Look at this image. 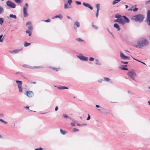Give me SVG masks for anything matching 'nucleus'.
Returning <instances> with one entry per match:
<instances>
[{
  "label": "nucleus",
  "mask_w": 150,
  "mask_h": 150,
  "mask_svg": "<svg viewBox=\"0 0 150 150\" xmlns=\"http://www.w3.org/2000/svg\"><path fill=\"white\" fill-rule=\"evenodd\" d=\"M144 18V17L143 15L139 14L137 15L132 16L131 18V19L136 22H141L143 21Z\"/></svg>",
  "instance_id": "nucleus-1"
},
{
  "label": "nucleus",
  "mask_w": 150,
  "mask_h": 150,
  "mask_svg": "<svg viewBox=\"0 0 150 150\" xmlns=\"http://www.w3.org/2000/svg\"><path fill=\"white\" fill-rule=\"evenodd\" d=\"M119 23L123 25H124L125 23H128L129 22V19L125 16H121L119 15Z\"/></svg>",
  "instance_id": "nucleus-2"
},
{
  "label": "nucleus",
  "mask_w": 150,
  "mask_h": 150,
  "mask_svg": "<svg viewBox=\"0 0 150 150\" xmlns=\"http://www.w3.org/2000/svg\"><path fill=\"white\" fill-rule=\"evenodd\" d=\"M148 44V41L146 40H144L141 41L138 43V45L139 48H140L141 47L145 46Z\"/></svg>",
  "instance_id": "nucleus-3"
},
{
  "label": "nucleus",
  "mask_w": 150,
  "mask_h": 150,
  "mask_svg": "<svg viewBox=\"0 0 150 150\" xmlns=\"http://www.w3.org/2000/svg\"><path fill=\"white\" fill-rule=\"evenodd\" d=\"M127 75L132 79H134V77L136 76L134 72L132 71H129L127 73Z\"/></svg>",
  "instance_id": "nucleus-4"
},
{
  "label": "nucleus",
  "mask_w": 150,
  "mask_h": 150,
  "mask_svg": "<svg viewBox=\"0 0 150 150\" xmlns=\"http://www.w3.org/2000/svg\"><path fill=\"white\" fill-rule=\"evenodd\" d=\"M16 82L18 84V88L20 92H22V82L21 81L16 80Z\"/></svg>",
  "instance_id": "nucleus-5"
},
{
  "label": "nucleus",
  "mask_w": 150,
  "mask_h": 150,
  "mask_svg": "<svg viewBox=\"0 0 150 150\" xmlns=\"http://www.w3.org/2000/svg\"><path fill=\"white\" fill-rule=\"evenodd\" d=\"M28 6V5L27 3L25 4V6L23 7V14L24 16L25 17L28 16V13L27 11V8Z\"/></svg>",
  "instance_id": "nucleus-6"
},
{
  "label": "nucleus",
  "mask_w": 150,
  "mask_h": 150,
  "mask_svg": "<svg viewBox=\"0 0 150 150\" xmlns=\"http://www.w3.org/2000/svg\"><path fill=\"white\" fill-rule=\"evenodd\" d=\"M6 4L8 6L11 8H15L16 6V5L14 3L11 2L10 1H8L6 2Z\"/></svg>",
  "instance_id": "nucleus-7"
},
{
  "label": "nucleus",
  "mask_w": 150,
  "mask_h": 150,
  "mask_svg": "<svg viewBox=\"0 0 150 150\" xmlns=\"http://www.w3.org/2000/svg\"><path fill=\"white\" fill-rule=\"evenodd\" d=\"M146 21L148 23L149 25H150V11L149 10L147 12Z\"/></svg>",
  "instance_id": "nucleus-8"
},
{
  "label": "nucleus",
  "mask_w": 150,
  "mask_h": 150,
  "mask_svg": "<svg viewBox=\"0 0 150 150\" xmlns=\"http://www.w3.org/2000/svg\"><path fill=\"white\" fill-rule=\"evenodd\" d=\"M22 66L23 67H24L25 68H30V69H31V68L38 69V68H42V66H38V67H33V68H31L28 65L26 64H23L22 65Z\"/></svg>",
  "instance_id": "nucleus-9"
},
{
  "label": "nucleus",
  "mask_w": 150,
  "mask_h": 150,
  "mask_svg": "<svg viewBox=\"0 0 150 150\" xmlns=\"http://www.w3.org/2000/svg\"><path fill=\"white\" fill-rule=\"evenodd\" d=\"M25 94L29 98L32 97L34 95V93L32 91H27Z\"/></svg>",
  "instance_id": "nucleus-10"
},
{
  "label": "nucleus",
  "mask_w": 150,
  "mask_h": 150,
  "mask_svg": "<svg viewBox=\"0 0 150 150\" xmlns=\"http://www.w3.org/2000/svg\"><path fill=\"white\" fill-rule=\"evenodd\" d=\"M120 56L122 59H129V57L125 56L121 52H120Z\"/></svg>",
  "instance_id": "nucleus-11"
},
{
  "label": "nucleus",
  "mask_w": 150,
  "mask_h": 150,
  "mask_svg": "<svg viewBox=\"0 0 150 150\" xmlns=\"http://www.w3.org/2000/svg\"><path fill=\"white\" fill-rule=\"evenodd\" d=\"M83 5L89 8L90 9L92 10L93 9V7L91 6L90 4L88 3H83Z\"/></svg>",
  "instance_id": "nucleus-12"
},
{
  "label": "nucleus",
  "mask_w": 150,
  "mask_h": 150,
  "mask_svg": "<svg viewBox=\"0 0 150 150\" xmlns=\"http://www.w3.org/2000/svg\"><path fill=\"white\" fill-rule=\"evenodd\" d=\"M79 58L82 60L87 61L88 60V58L83 56H79Z\"/></svg>",
  "instance_id": "nucleus-13"
},
{
  "label": "nucleus",
  "mask_w": 150,
  "mask_h": 150,
  "mask_svg": "<svg viewBox=\"0 0 150 150\" xmlns=\"http://www.w3.org/2000/svg\"><path fill=\"white\" fill-rule=\"evenodd\" d=\"M127 67V65H124V66H120L119 67L122 70H128V69L126 68H125V67Z\"/></svg>",
  "instance_id": "nucleus-14"
},
{
  "label": "nucleus",
  "mask_w": 150,
  "mask_h": 150,
  "mask_svg": "<svg viewBox=\"0 0 150 150\" xmlns=\"http://www.w3.org/2000/svg\"><path fill=\"white\" fill-rule=\"evenodd\" d=\"M119 15L118 14H116L115 16V17L116 18H117V19L115 20L114 21V22H118L119 23Z\"/></svg>",
  "instance_id": "nucleus-15"
},
{
  "label": "nucleus",
  "mask_w": 150,
  "mask_h": 150,
  "mask_svg": "<svg viewBox=\"0 0 150 150\" xmlns=\"http://www.w3.org/2000/svg\"><path fill=\"white\" fill-rule=\"evenodd\" d=\"M114 27L116 28L117 29V30L119 31L120 30V26H119V25L117 23H115L114 25Z\"/></svg>",
  "instance_id": "nucleus-16"
},
{
  "label": "nucleus",
  "mask_w": 150,
  "mask_h": 150,
  "mask_svg": "<svg viewBox=\"0 0 150 150\" xmlns=\"http://www.w3.org/2000/svg\"><path fill=\"white\" fill-rule=\"evenodd\" d=\"M32 31L28 30L26 31V32L27 33H28L29 34V36H30L31 35Z\"/></svg>",
  "instance_id": "nucleus-17"
},
{
  "label": "nucleus",
  "mask_w": 150,
  "mask_h": 150,
  "mask_svg": "<svg viewBox=\"0 0 150 150\" xmlns=\"http://www.w3.org/2000/svg\"><path fill=\"white\" fill-rule=\"evenodd\" d=\"M60 132L61 133L63 134H66L67 132L66 131H64V130H63V129H60Z\"/></svg>",
  "instance_id": "nucleus-18"
},
{
  "label": "nucleus",
  "mask_w": 150,
  "mask_h": 150,
  "mask_svg": "<svg viewBox=\"0 0 150 150\" xmlns=\"http://www.w3.org/2000/svg\"><path fill=\"white\" fill-rule=\"evenodd\" d=\"M21 50H22L21 49L15 50H14L12 52V53L13 52V53H17L18 52H20V51H21Z\"/></svg>",
  "instance_id": "nucleus-19"
},
{
  "label": "nucleus",
  "mask_w": 150,
  "mask_h": 150,
  "mask_svg": "<svg viewBox=\"0 0 150 150\" xmlns=\"http://www.w3.org/2000/svg\"><path fill=\"white\" fill-rule=\"evenodd\" d=\"M31 44V43H28L27 42H25L24 46L25 47H27L30 45Z\"/></svg>",
  "instance_id": "nucleus-20"
},
{
  "label": "nucleus",
  "mask_w": 150,
  "mask_h": 150,
  "mask_svg": "<svg viewBox=\"0 0 150 150\" xmlns=\"http://www.w3.org/2000/svg\"><path fill=\"white\" fill-rule=\"evenodd\" d=\"M28 29L29 30H30L31 31H33V26L32 25H29L28 27Z\"/></svg>",
  "instance_id": "nucleus-21"
},
{
  "label": "nucleus",
  "mask_w": 150,
  "mask_h": 150,
  "mask_svg": "<svg viewBox=\"0 0 150 150\" xmlns=\"http://www.w3.org/2000/svg\"><path fill=\"white\" fill-rule=\"evenodd\" d=\"M4 19L2 18H0V24L2 25L4 23Z\"/></svg>",
  "instance_id": "nucleus-22"
},
{
  "label": "nucleus",
  "mask_w": 150,
  "mask_h": 150,
  "mask_svg": "<svg viewBox=\"0 0 150 150\" xmlns=\"http://www.w3.org/2000/svg\"><path fill=\"white\" fill-rule=\"evenodd\" d=\"M74 25H76L77 27H79L80 26L79 23L77 22H75L74 23Z\"/></svg>",
  "instance_id": "nucleus-23"
},
{
  "label": "nucleus",
  "mask_w": 150,
  "mask_h": 150,
  "mask_svg": "<svg viewBox=\"0 0 150 150\" xmlns=\"http://www.w3.org/2000/svg\"><path fill=\"white\" fill-rule=\"evenodd\" d=\"M96 6L97 8V11H99V10H100V4H97Z\"/></svg>",
  "instance_id": "nucleus-24"
},
{
  "label": "nucleus",
  "mask_w": 150,
  "mask_h": 150,
  "mask_svg": "<svg viewBox=\"0 0 150 150\" xmlns=\"http://www.w3.org/2000/svg\"><path fill=\"white\" fill-rule=\"evenodd\" d=\"M4 11V8L0 6V14L3 13Z\"/></svg>",
  "instance_id": "nucleus-25"
},
{
  "label": "nucleus",
  "mask_w": 150,
  "mask_h": 150,
  "mask_svg": "<svg viewBox=\"0 0 150 150\" xmlns=\"http://www.w3.org/2000/svg\"><path fill=\"white\" fill-rule=\"evenodd\" d=\"M10 17L11 18H16V16L15 15H13V14H10Z\"/></svg>",
  "instance_id": "nucleus-26"
},
{
  "label": "nucleus",
  "mask_w": 150,
  "mask_h": 150,
  "mask_svg": "<svg viewBox=\"0 0 150 150\" xmlns=\"http://www.w3.org/2000/svg\"><path fill=\"white\" fill-rule=\"evenodd\" d=\"M104 79L105 80V81L108 82L110 80V79L109 78L107 77H104Z\"/></svg>",
  "instance_id": "nucleus-27"
},
{
  "label": "nucleus",
  "mask_w": 150,
  "mask_h": 150,
  "mask_svg": "<svg viewBox=\"0 0 150 150\" xmlns=\"http://www.w3.org/2000/svg\"><path fill=\"white\" fill-rule=\"evenodd\" d=\"M15 2L18 4H20L21 3L22 0H15Z\"/></svg>",
  "instance_id": "nucleus-28"
},
{
  "label": "nucleus",
  "mask_w": 150,
  "mask_h": 150,
  "mask_svg": "<svg viewBox=\"0 0 150 150\" xmlns=\"http://www.w3.org/2000/svg\"><path fill=\"white\" fill-rule=\"evenodd\" d=\"M77 125L78 126H82L86 125V124H80L78 123V124H77Z\"/></svg>",
  "instance_id": "nucleus-29"
},
{
  "label": "nucleus",
  "mask_w": 150,
  "mask_h": 150,
  "mask_svg": "<svg viewBox=\"0 0 150 150\" xmlns=\"http://www.w3.org/2000/svg\"><path fill=\"white\" fill-rule=\"evenodd\" d=\"M57 17H58V18H62V16L61 15H57V16H55V18H57Z\"/></svg>",
  "instance_id": "nucleus-30"
},
{
  "label": "nucleus",
  "mask_w": 150,
  "mask_h": 150,
  "mask_svg": "<svg viewBox=\"0 0 150 150\" xmlns=\"http://www.w3.org/2000/svg\"><path fill=\"white\" fill-rule=\"evenodd\" d=\"M59 89H68V88L65 86H63L61 87H60L59 88Z\"/></svg>",
  "instance_id": "nucleus-31"
},
{
  "label": "nucleus",
  "mask_w": 150,
  "mask_h": 150,
  "mask_svg": "<svg viewBox=\"0 0 150 150\" xmlns=\"http://www.w3.org/2000/svg\"><path fill=\"white\" fill-rule=\"evenodd\" d=\"M31 25V22L30 21H29L27 23L26 25Z\"/></svg>",
  "instance_id": "nucleus-32"
},
{
  "label": "nucleus",
  "mask_w": 150,
  "mask_h": 150,
  "mask_svg": "<svg viewBox=\"0 0 150 150\" xmlns=\"http://www.w3.org/2000/svg\"><path fill=\"white\" fill-rule=\"evenodd\" d=\"M63 117L66 118H69V117L65 114H63Z\"/></svg>",
  "instance_id": "nucleus-33"
},
{
  "label": "nucleus",
  "mask_w": 150,
  "mask_h": 150,
  "mask_svg": "<svg viewBox=\"0 0 150 150\" xmlns=\"http://www.w3.org/2000/svg\"><path fill=\"white\" fill-rule=\"evenodd\" d=\"M64 8L65 9L68 8H69V7L68 6L67 4H65Z\"/></svg>",
  "instance_id": "nucleus-34"
},
{
  "label": "nucleus",
  "mask_w": 150,
  "mask_h": 150,
  "mask_svg": "<svg viewBox=\"0 0 150 150\" xmlns=\"http://www.w3.org/2000/svg\"><path fill=\"white\" fill-rule=\"evenodd\" d=\"M76 40L79 42H82L83 41V40L80 38H78Z\"/></svg>",
  "instance_id": "nucleus-35"
},
{
  "label": "nucleus",
  "mask_w": 150,
  "mask_h": 150,
  "mask_svg": "<svg viewBox=\"0 0 150 150\" xmlns=\"http://www.w3.org/2000/svg\"><path fill=\"white\" fill-rule=\"evenodd\" d=\"M0 121L4 123V124H6L7 123V122L4 120H3L2 119H0Z\"/></svg>",
  "instance_id": "nucleus-36"
},
{
  "label": "nucleus",
  "mask_w": 150,
  "mask_h": 150,
  "mask_svg": "<svg viewBox=\"0 0 150 150\" xmlns=\"http://www.w3.org/2000/svg\"><path fill=\"white\" fill-rule=\"evenodd\" d=\"M3 37V35H1L0 36V42H2L3 40V38L2 39H1V38Z\"/></svg>",
  "instance_id": "nucleus-37"
},
{
  "label": "nucleus",
  "mask_w": 150,
  "mask_h": 150,
  "mask_svg": "<svg viewBox=\"0 0 150 150\" xmlns=\"http://www.w3.org/2000/svg\"><path fill=\"white\" fill-rule=\"evenodd\" d=\"M72 2V0H68V3L69 5H71V3Z\"/></svg>",
  "instance_id": "nucleus-38"
},
{
  "label": "nucleus",
  "mask_w": 150,
  "mask_h": 150,
  "mask_svg": "<svg viewBox=\"0 0 150 150\" xmlns=\"http://www.w3.org/2000/svg\"><path fill=\"white\" fill-rule=\"evenodd\" d=\"M133 6H132V7L130 8L128 10V11H133Z\"/></svg>",
  "instance_id": "nucleus-39"
},
{
  "label": "nucleus",
  "mask_w": 150,
  "mask_h": 150,
  "mask_svg": "<svg viewBox=\"0 0 150 150\" xmlns=\"http://www.w3.org/2000/svg\"><path fill=\"white\" fill-rule=\"evenodd\" d=\"M73 131L74 132H77V131H79V130L78 129H76V128H74L73 129Z\"/></svg>",
  "instance_id": "nucleus-40"
},
{
  "label": "nucleus",
  "mask_w": 150,
  "mask_h": 150,
  "mask_svg": "<svg viewBox=\"0 0 150 150\" xmlns=\"http://www.w3.org/2000/svg\"><path fill=\"white\" fill-rule=\"evenodd\" d=\"M138 10V8H135L134 9H133V11L134 12H136V11H137Z\"/></svg>",
  "instance_id": "nucleus-41"
},
{
  "label": "nucleus",
  "mask_w": 150,
  "mask_h": 150,
  "mask_svg": "<svg viewBox=\"0 0 150 150\" xmlns=\"http://www.w3.org/2000/svg\"><path fill=\"white\" fill-rule=\"evenodd\" d=\"M52 69L54 70H55L56 71H58L59 70V68H56H56H52Z\"/></svg>",
  "instance_id": "nucleus-42"
},
{
  "label": "nucleus",
  "mask_w": 150,
  "mask_h": 150,
  "mask_svg": "<svg viewBox=\"0 0 150 150\" xmlns=\"http://www.w3.org/2000/svg\"><path fill=\"white\" fill-rule=\"evenodd\" d=\"M94 58L93 57H90L89 59V60L90 61H93L94 60Z\"/></svg>",
  "instance_id": "nucleus-43"
},
{
  "label": "nucleus",
  "mask_w": 150,
  "mask_h": 150,
  "mask_svg": "<svg viewBox=\"0 0 150 150\" xmlns=\"http://www.w3.org/2000/svg\"><path fill=\"white\" fill-rule=\"evenodd\" d=\"M92 26L94 28L96 29H97V27L96 25H93Z\"/></svg>",
  "instance_id": "nucleus-44"
},
{
  "label": "nucleus",
  "mask_w": 150,
  "mask_h": 150,
  "mask_svg": "<svg viewBox=\"0 0 150 150\" xmlns=\"http://www.w3.org/2000/svg\"><path fill=\"white\" fill-rule=\"evenodd\" d=\"M76 3L78 5L81 4V3L80 2H79V1H76Z\"/></svg>",
  "instance_id": "nucleus-45"
},
{
  "label": "nucleus",
  "mask_w": 150,
  "mask_h": 150,
  "mask_svg": "<svg viewBox=\"0 0 150 150\" xmlns=\"http://www.w3.org/2000/svg\"><path fill=\"white\" fill-rule=\"evenodd\" d=\"M96 61L97 62L96 63V64L98 65H100V63L98 62V60L96 59Z\"/></svg>",
  "instance_id": "nucleus-46"
},
{
  "label": "nucleus",
  "mask_w": 150,
  "mask_h": 150,
  "mask_svg": "<svg viewBox=\"0 0 150 150\" xmlns=\"http://www.w3.org/2000/svg\"><path fill=\"white\" fill-rule=\"evenodd\" d=\"M133 59H134L135 60H137V61H138V62H141V63H143V64H145V65H146V64H145V63H144V62H141V61H139L138 60H137V59H134V58Z\"/></svg>",
  "instance_id": "nucleus-47"
},
{
  "label": "nucleus",
  "mask_w": 150,
  "mask_h": 150,
  "mask_svg": "<svg viewBox=\"0 0 150 150\" xmlns=\"http://www.w3.org/2000/svg\"><path fill=\"white\" fill-rule=\"evenodd\" d=\"M121 62L124 64H127L128 63V62H124L123 61H121Z\"/></svg>",
  "instance_id": "nucleus-48"
},
{
  "label": "nucleus",
  "mask_w": 150,
  "mask_h": 150,
  "mask_svg": "<svg viewBox=\"0 0 150 150\" xmlns=\"http://www.w3.org/2000/svg\"><path fill=\"white\" fill-rule=\"evenodd\" d=\"M90 116L89 115V114H88V117H87V120H90Z\"/></svg>",
  "instance_id": "nucleus-49"
},
{
  "label": "nucleus",
  "mask_w": 150,
  "mask_h": 150,
  "mask_svg": "<svg viewBox=\"0 0 150 150\" xmlns=\"http://www.w3.org/2000/svg\"><path fill=\"white\" fill-rule=\"evenodd\" d=\"M98 12H99V11H97V12H96V16L97 17H98Z\"/></svg>",
  "instance_id": "nucleus-50"
},
{
  "label": "nucleus",
  "mask_w": 150,
  "mask_h": 150,
  "mask_svg": "<svg viewBox=\"0 0 150 150\" xmlns=\"http://www.w3.org/2000/svg\"><path fill=\"white\" fill-rule=\"evenodd\" d=\"M43 149L42 148H40L39 149H36L35 150H42Z\"/></svg>",
  "instance_id": "nucleus-51"
},
{
  "label": "nucleus",
  "mask_w": 150,
  "mask_h": 150,
  "mask_svg": "<svg viewBox=\"0 0 150 150\" xmlns=\"http://www.w3.org/2000/svg\"><path fill=\"white\" fill-rule=\"evenodd\" d=\"M45 21L46 22H49L50 21V20L49 19H48L47 20Z\"/></svg>",
  "instance_id": "nucleus-52"
},
{
  "label": "nucleus",
  "mask_w": 150,
  "mask_h": 150,
  "mask_svg": "<svg viewBox=\"0 0 150 150\" xmlns=\"http://www.w3.org/2000/svg\"><path fill=\"white\" fill-rule=\"evenodd\" d=\"M58 109V107L57 106H56L55 108V110L56 111H57Z\"/></svg>",
  "instance_id": "nucleus-53"
},
{
  "label": "nucleus",
  "mask_w": 150,
  "mask_h": 150,
  "mask_svg": "<svg viewBox=\"0 0 150 150\" xmlns=\"http://www.w3.org/2000/svg\"><path fill=\"white\" fill-rule=\"evenodd\" d=\"M67 17L68 18V19H70L71 20V18L69 16H67Z\"/></svg>",
  "instance_id": "nucleus-54"
},
{
  "label": "nucleus",
  "mask_w": 150,
  "mask_h": 150,
  "mask_svg": "<svg viewBox=\"0 0 150 150\" xmlns=\"http://www.w3.org/2000/svg\"><path fill=\"white\" fill-rule=\"evenodd\" d=\"M24 108H26V109H29V107L28 106H26V107H24Z\"/></svg>",
  "instance_id": "nucleus-55"
},
{
  "label": "nucleus",
  "mask_w": 150,
  "mask_h": 150,
  "mask_svg": "<svg viewBox=\"0 0 150 150\" xmlns=\"http://www.w3.org/2000/svg\"><path fill=\"white\" fill-rule=\"evenodd\" d=\"M71 125L72 126H74V123H71Z\"/></svg>",
  "instance_id": "nucleus-56"
},
{
  "label": "nucleus",
  "mask_w": 150,
  "mask_h": 150,
  "mask_svg": "<svg viewBox=\"0 0 150 150\" xmlns=\"http://www.w3.org/2000/svg\"><path fill=\"white\" fill-rule=\"evenodd\" d=\"M31 83H33L34 84H35V83H36V82H31Z\"/></svg>",
  "instance_id": "nucleus-57"
},
{
  "label": "nucleus",
  "mask_w": 150,
  "mask_h": 150,
  "mask_svg": "<svg viewBox=\"0 0 150 150\" xmlns=\"http://www.w3.org/2000/svg\"><path fill=\"white\" fill-rule=\"evenodd\" d=\"M96 107L97 108H99L100 107V106L99 105H96Z\"/></svg>",
  "instance_id": "nucleus-58"
},
{
  "label": "nucleus",
  "mask_w": 150,
  "mask_h": 150,
  "mask_svg": "<svg viewBox=\"0 0 150 150\" xmlns=\"http://www.w3.org/2000/svg\"><path fill=\"white\" fill-rule=\"evenodd\" d=\"M134 46L135 47H138V45H134Z\"/></svg>",
  "instance_id": "nucleus-59"
},
{
  "label": "nucleus",
  "mask_w": 150,
  "mask_h": 150,
  "mask_svg": "<svg viewBox=\"0 0 150 150\" xmlns=\"http://www.w3.org/2000/svg\"><path fill=\"white\" fill-rule=\"evenodd\" d=\"M148 103L149 105H150V100H149L148 101Z\"/></svg>",
  "instance_id": "nucleus-60"
},
{
  "label": "nucleus",
  "mask_w": 150,
  "mask_h": 150,
  "mask_svg": "<svg viewBox=\"0 0 150 150\" xmlns=\"http://www.w3.org/2000/svg\"><path fill=\"white\" fill-rule=\"evenodd\" d=\"M128 7V6L127 5H125V8H127Z\"/></svg>",
  "instance_id": "nucleus-61"
},
{
  "label": "nucleus",
  "mask_w": 150,
  "mask_h": 150,
  "mask_svg": "<svg viewBox=\"0 0 150 150\" xmlns=\"http://www.w3.org/2000/svg\"><path fill=\"white\" fill-rule=\"evenodd\" d=\"M149 88L150 89V86L149 87Z\"/></svg>",
  "instance_id": "nucleus-62"
},
{
  "label": "nucleus",
  "mask_w": 150,
  "mask_h": 150,
  "mask_svg": "<svg viewBox=\"0 0 150 150\" xmlns=\"http://www.w3.org/2000/svg\"><path fill=\"white\" fill-rule=\"evenodd\" d=\"M148 2H150V0L148 1Z\"/></svg>",
  "instance_id": "nucleus-63"
},
{
  "label": "nucleus",
  "mask_w": 150,
  "mask_h": 150,
  "mask_svg": "<svg viewBox=\"0 0 150 150\" xmlns=\"http://www.w3.org/2000/svg\"><path fill=\"white\" fill-rule=\"evenodd\" d=\"M149 40H150V38H149Z\"/></svg>",
  "instance_id": "nucleus-64"
}]
</instances>
